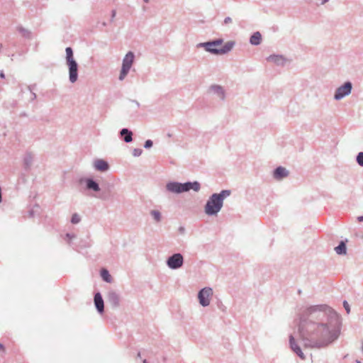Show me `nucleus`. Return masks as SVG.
I'll use <instances>...</instances> for the list:
<instances>
[{
  "instance_id": "obj_1",
  "label": "nucleus",
  "mask_w": 363,
  "mask_h": 363,
  "mask_svg": "<svg viewBox=\"0 0 363 363\" xmlns=\"http://www.w3.org/2000/svg\"><path fill=\"white\" fill-rule=\"evenodd\" d=\"M341 326V317L331 307L313 305L300 313L298 333L306 347L321 348L338 338Z\"/></svg>"
},
{
  "instance_id": "obj_43",
  "label": "nucleus",
  "mask_w": 363,
  "mask_h": 363,
  "mask_svg": "<svg viewBox=\"0 0 363 363\" xmlns=\"http://www.w3.org/2000/svg\"><path fill=\"white\" fill-rule=\"evenodd\" d=\"M0 350H4V345L2 343H0Z\"/></svg>"
},
{
  "instance_id": "obj_2",
  "label": "nucleus",
  "mask_w": 363,
  "mask_h": 363,
  "mask_svg": "<svg viewBox=\"0 0 363 363\" xmlns=\"http://www.w3.org/2000/svg\"><path fill=\"white\" fill-rule=\"evenodd\" d=\"M230 194L231 191L229 189H223L219 193L212 194L205 204V213L209 216H216L223 206L224 199Z\"/></svg>"
},
{
  "instance_id": "obj_37",
  "label": "nucleus",
  "mask_w": 363,
  "mask_h": 363,
  "mask_svg": "<svg viewBox=\"0 0 363 363\" xmlns=\"http://www.w3.org/2000/svg\"><path fill=\"white\" fill-rule=\"evenodd\" d=\"M28 213H29V216H30V217H33V216H34V210H33V209L30 210V211H28Z\"/></svg>"
},
{
  "instance_id": "obj_19",
  "label": "nucleus",
  "mask_w": 363,
  "mask_h": 363,
  "mask_svg": "<svg viewBox=\"0 0 363 363\" xmlns=\"http://www.w3.org/2000/svg\"><path fill=\"white\" fill-rule=\"evenodd\" d=\"M267 60L278 66H284L286 62L285 57L281 55H271L267 58Z\"/></svg>"
},
{
  "instance_id": "obj_8",
  "label": "nucleus",
  "mask_w": 363,
  "mask_h": 363,
  "mask_svg": "<svg viewBox=\"0 0 363 363\" xmlns=\"http://www.w3.org/2000/svg\"><path fill=\"white\" fill-rule=\"evenodd\" d=\"M75 238L76 235L74 233H67L65 235V239L66 240L67 242L73 249L76 250L77 247L89 248L91 247V244L90 242V240H89L88 239L80 240L78 245L74 244L72 242V240L74 239Z\"/></svg>"
},
{
  "instance_id": "obj_44",
  "label": "nucleus",
  "mask_w": 363,
  "mask_h": 363,
  "mask_svg": "<svg viewBox=\"0 0 363 363\" xmlns=\"http://www.w3.org/2000/svg\"><path fill=\"white\" fill-rule=\"evenodd\" d=\"M99 198H100L101 199H106V198H105L103 195L100 196H99Z\"/></svg>"
},
{
  "instance_id": "obj_13",
  "label": "nucleus",
  "mask_w": 363,
  "mask_h": 363,
  "mask_svg": "<svg viewBox=\"0 0 363 363\" xmlns=\"http://www.w3.org/2000/svg\"><path fill=\"white\" fill-rule=\"evenodd\" d=\"M120 296L114 291H108L107 294V301L114 308H118L120 306Z\"/></svg>"
},
{
  "instance_id": "obj_34",
  "label": "nucleus",
  "mask_w": 363,
  "mask_h": 363,
  "mask_svg": "<svg viewBox=\"0 0 363 363\" xmlns=\"http://www.w3.org/2000/svg\"><path fill=\"white\" fill-rule=\"evenodd\" d=\"M232 22V18L229 16L225 17L223 21L224 24H228Z\"/></svg>"
},
{
  "instance_id": "obj_48",
  "label": "nucleus",
  "mask_w": 363,
  "mask_h": 363,
  "mask_svg": "<svg viewBox=\"0 0 363 363\" xmlns=\"http://www.w3.org/2000/svg\"><path fill=\"white\" fill-rule=\"evenodd\" d=\"M145 3H147L149 0H143Z\"/></svg>"
},
{
  "instance_id": "obj_30",
  "label": "nucleus",
  "mask_w": 363,
  "mask_h": 363,
  "mask_svg": "<svg viewBox=\"0 0 363 363\" xmlns=\"http://www.w3.org/2000/svg\"><path fill=\"white\" fill-rule=\"evenodd\" d=\"M143 150L140 148H134L133 150V155L134 157H139L142 155Z\"/></svg>"
},
{
  "instance_id": "obj_35",
  "label": "nucleus",
  "mask_w": 363,
  "mask_h": 363,
  "mask_svg": "<svg viewBox=\"0 0 363 363\" xmlns=\"http://www.w3.org/2000/svg\"><path fill=\"white\" fill-rule=\"evenodd\" d=\"M179 233H184V232H185V228H184V227H183V226H180V227L179 228Z\"/></svg>"
},
{
  "instance_id": "obj_12",
  "label": "nucleus",
  "mask_w": 363,
  "mask_h": 363,
  "mask_svg": "<svg viewBox=\"0 0 363 363\" xmlns=\"http://www.w3.org/2000/svg\"><path fill=\"white\" fill-rule=\"evenodd\" d=\"M94 303L97 312L99 314H103L104 313V301L102 295L99 291L94 294Z\"/></svg>"
},
{
  "instance_id": "obj_23",
  "label": "nucleus",
  "mask_w": 363,
  "mask_h": 363,
  "mask_svg": "<svg viewBox=\"0 0 363 363\" xmlns=\"http://www.w3.org/2000/svg\"><path fill=\"white\" fill-rule=\"evenodd\" d=\"M262 42V35L259 31L253 33L250 38V43L252 45H259Z\"/></svg>"
},
{
  "instance_id": "obj_41",
  "label": "nucleus",
  "mask_w": 363,
  "mask_h": 363,
  "mask_svg": "<svg viewBox=\"0 0 363 363\" xmlns=\"http://www.w3.org/2000/svg\"><path fill=\"white\" fill-rule=\"evenodd\" d=\"M328 1H329V0H322L321 2H320V5H323V4H326Z\"/></svg>"
},
{
  "instance_id": "obj_6",
  "label": "nucleus",
  "mask_w": 363,
  "mask_h": 363,
  "mask_svg": "<svg viewBox=\"0 0 363 363\" xmlns=\"http://www.w3.org/2000/svg\"><path fill=\"white\" fill-rule=\"evenodd\" d=\"M352 90V84L350 81L345 82L335 90L334 99L340 101L344 97L350 95Z\"/></svg>"
},
{
  "instance_id": "obj_15",
  "label": "nucleus",
  "mask_w": 363,
  "mask_h": 363,
  "mask_svg": "<svg viewBox=\"0 0 363 363\" xmlns=\"http://www.w3.org/2000/svg\"><path fill=\"white\" fill-rule=\"evenodd\" d=\"M289 175V171L282 166L276 167L273 171V177L276 180H281Z\"/></svg>"
},
{
  "instance_id": "obj_7",
  "label": "nucleus",
  "mask_w": 363,
  "mask_h": 363,
  "mask_svg": "<svg viewBox=\"0 0 363 363\" xmlns=\"http://www.w3.org/2000/svg\"><path fill=\"white\" fill-rule=\"evenodd\" d=\"M166 264L171 269H178L184 264V257L181 253H174L167 259Z\"/></svg>"
},
{
  "instance_id": "obj_45",
  "label": "nucleus",
  "mask_w": 363,
  "mask_h": 363,
  "mask_svg": "<svg viewBox=\"0 0 363 363\" xmlns=\"http://www.w3.org/2000/svg\"><path fill=\"white\" fill-rule=\"evenodd\" d=\"M143 363H148V362H147V359H145L143 360Z\"/></svg>"
},
{
  "instance_id": "obj_20",
  "label": "nucleus",
  "mask_w": 363,
  "mask_h": 363,
  "mask_svg": "<svg viewBox=\"0 0 363 363\" xmlns=\"http://www.w3.org/2000/svg\"><path fill=\"white\" fill-rule=\"evenodd\" d=\"M347 239L340 240L338 245L335 247V251L338 255H345L347 254L346 243Z\"/></svg>"
},
{
  "instance_id": "obj_28",
  "label": "nucleus",
  "mask_w": 363,
  "mask_h": 363,
  "mask_svg": "<svg viewBox=\"0 0 363 363\" xmlns=\"http://www.w3.org/2000/svg\"><path fill=\"white\" fill-rule=\"evenodd\" d=\"M356 162L360 167H363V152H359L356 155Z\"/></svg>"
},
{
  "instance_id": "obj_17",
  "label": "nucleus",
  "mask_w": 363,
  "mask_h": 363,
  "mask_svg": "<svg viewBox=\"0 0 363 363\" xmlns=\"http://www.w3.org/2000/svg\"><path fill=\"white\" fill-rule=\"evenodd\" d=\"M197 48H203L206 52L218 55V48H215L211 40L197 44Z\"/></svg>"
},
{
  "instance_id": "obj_5",
  "label": "nucleus",
  "mask_w": 363,
  "mask_h": 363,
  "mask_svg": "<svg viewBox=\"0 0 363 363\" xmlns=\"http://www.w3.org/2000/svg\"><path fill=\"white\" fill-rule=\"evenodd\" d=\"M135 53L128 51L123 59L122 67L118 77L120 81H123L130 72L135 60Z\"/></svg>"
},
{
  "instance_id": "obj_22",
  "label": "nucleus",
  "mask_w": 363,
  "mask_h": 363,
  "mask_svg": "<svg viewBox=\"0 0 363 363\" xmlns=\"http://www.w3.org/2000/svg\"><path fill=\"white\" fill-rule=\"evenodd\" d=\"M33 157L30 152H26L23 157V167L26 171H29L32 163H33Z\"/></svg>"
},
{
  "instance_id": "obj_36",
  "label": "nucleus",
  "mask_w": 363,
  "mask_h": 363,
  "mask_svg": "<svg viewBox=\"0 0 363 363\" xmlns=\"http://www.w3.org/2000/svg\"><path fill=\"white\" fill-rule=\"evenodd\" d=\"M116 12L115 10L111 11V20H113L116 16Z\"/></svg>"
},
{
  "instance_id": "obj_4",
  "label": "nucleus",
  "mask_w": 363,
  "mask_h": 363,
  "mask_svg": "<svg viewBox=\"0 0 363 363\" xmlns=\"http://www.w3.org/2000/svg\"><path fill=\"white\" fill-rule=\"evenodd\" d=\"M66 52V64L69 69V79L71 83H74L78 79V64L74 58L73 50L71 47H67Z\"/></svg>"
},
{
  "instance_id": "obj_18",
  "label": "nucleus",
  "mask_w": 363,
  "mask_h": 363,
  "mask_svg": "<svg viewBox=\"0 0 363 363\" xmlns=\"http://www.w3.org/2000/svg\"><path fill=\"white\" fill-rule=\"evenodd\" d=\"M119 136L126 143L133 141V132L127 128H123L119 131Z\"/></svg>"
},
{
  "instance_id": "obj_46",
  "label": "nucleus",
  "mask_w": 363,
  "mask_h": 363,
  "mask_svg": "<svg viewBox=\"0 0 363 363\" xmlns=\"http://www.w3.org/2000/svg\"><path fill=\"white\" fill-rule=\"evenodd\" d=\"M356 363H361V362L359 360L357 359Z\"/></svg>"
},
{
  "instance_id": "obj_47",
  "label": "nucleus",
  "mask_w": 363,
  "mask_h": 363,
  "mask_svg": "<svg viewBox=\"0 0 363 363\" xmlns=\"http://www.w3.org/2000/svg\"><path fill=\"white\" fill-rule=\"evenodd\" d=\"M138 357H140V352L138 353Z\"/></svg>"
},
{
  "instance_id": "obj_24",
  "label": "nucleus",
  "mask_w": 363,
  "mask_h": 363,
  "mask_svg": "<svg viewBox=\"0 0 363 363\" xmlns=\"http://www.w3.org/2000/svg\"><path fill=\"white\" fill-rule=\"evenodd\" d=\"M100 275L101 279L107 282L111 283L112 281V277L109 273V272L106 269H102L100 272Z\"/></svg>"
},
{
  "instance_id": "obj_40",
  "label": "nucleus",
  "mask_w": 363,
  "mask_h": 363,
  "mask_svg": "<svg viewBox=\"0 0 363 363\" xmlns=\"http://www.w3.org/2000/svg\"><path fill=\"white\" fill-rule=\"evenodd\" d=\"M28 115L26 112H22L20 113L21 117H26Z\"/></svg>"
},
{
  "instance_id": "obj_21",
  "label": "nucleus",
  "mask_w": 363,
  "mask_h": 363,
  "mask_svg": "<svg viewBox=\"0 0 363 363\" xmlns=\"http://www.w3.org/2000/svg\"><path fill=\"white\" fill-rule=\"evenodd\" d=\"M234 41L227 42L223 47L218 48V55H225L229 52L234 47Z\"/></svg>"
},
{
  "instance_id": "obj_31",
  "label": "nucleus",
  "mask_w": 363,
  "mask_h": 363,
  "mask_svg": "<svg viewBox=\"0 0 363 363\" xmlns=\"http://www.w3.org/2000/svg\"><path fill=\"white\" fill-rule=\"evenodd\" d=\"M211 41L213 42L214 47L216 48L217 46L220 45L223 43V38H216L212 40Z\"/></svg>"
},
{
  "instance_id": "obj_38",
  "label": "nucleus",
  "mask_w": 363,
  "mask_h": 363,
  "mask_svg": "<svg viewBox=\"0 0 363 363\" xmlns=\"http://www.w3.org/2000/svg\"><path fill=\"white\" fill-rule=\"evenodd\" d=\"M0 78L1 79H4L5 78V74L4 73V72L2 70L0 71Z\"/></svg>"
},
{
  "instance_id": "obj_14",
  "label": "nucleus",
  "mask_w": 363,
  "mask_h": 363,
  "mask_svg": "<svg viewBox=\"0 0 363 363\" xmlns=\"http://www.w3.org/2000/svg\"><path fill=\"white\" fill-rule=\"evenodd\" d=\"M94 167L99 172H106L110 169V165L105 160L96 159L94 162Z\"/></svg>"
},
{
  "instance_id": "obj_26",
  "label": "nucleus",
  "mask_w": 363,
  "mask_h": 363,
  "mask_svg": "<svg viewBox=\"0 0 363 363\" xmlns=\"http://www.w3.org/2000/svg\"><path fill=\"white\" fill-rule=\"evenodd\" d=\"M150 215L156 222H160L162 219V214L157 210H151L150 212Z\"/></svg>"
},
{
  "instance_id": "obj_33",
  "label": "nucleus",
  "mask_w": 363,
  "mask_h": 363,
  "mask_svg": "<svg viewBox=\"0 0 363 363\" xmlns=\"http://www.w3.org/2000/svg\"><path fill=\"white\" fill-rule=\"evenodd\" d=\"M342 304H343V307H344V308L345 309V311H346L347 313H348V314H349V313H350V305H349L348 302H347V301H345H345H343V303H342Z\"/></svg>"
},
{
  "instance_id": "obj_11",
  "label": "nucleus",
  "mask_w": 363,
  "mask_h": 363,
  "mask_svg": "<svg viewBox=\"0 0 363 363\" xmlns=\"http://www.w3.org/2000/svg\"><path fill=\"white\" fill-rule=\"evenodd\" d=\"M289 347L301 359L304 360L306 359V355L302 352L301 347L296 342L293 335H289Z\"/></svg>"
},
{
  "instance_id": "obj_32",
  "label": "nucleus",
  "mask_w": 363,
  "mask_h": 363,
  "mask_svg": "<svg viewBox=\"0 0 363 363\" xmlns=\"http://www.w3.org/2000/svg\"><path fill=\"white\" fill-rule=\"evenodd\" d=\"M152 145H153V142H152V140H151L150 139L147 140L144 143V147L145 149H150L152 147Z\"/></svg>"
},
{
  "instance_id": "obj_16",
  "label": "nucleus",
  "mask_w": 363,
  "mask_h": 363,
  "mask_svg": "<svg viewBox=\"0 0 363 363\" xmlns=\"http://www.w3.org/2000/svg\"><path fill=\"white\" fill-rule=\"evenodd\" d=\"M209 90L216 94L222 101L225 99V91L223 86L218 84H212L209 87Z\"/></svg>"
},
{
  "instance_id": "obj_29",
  "label": "nucleus",
  "mask_w": 363,
  "mask_h": 363,
  "mask_svg": "<svg viewBox=\"0 0 363 363\" xmlns=\"http://www.w3.org/2000/svg\"><path fill=\"white\" fill-rule=\"evenodd\" d=\"M35 85H29L28 86V89L30 91L31 93V99L30 100L31 101H34L36 98H37V95L35 92L33 91V88L35 86Z\"/></svg>"
},
{
  "instance_id": "obj_25",
  "label": "nucleus",
  "mask_w": 363,
  "mask_h": 363,
  "mask_svg": "<svg viewBox=\"0 0 363 363\" xmlns=\"http://www.w3.org/2000/svg\"><path fill=\"white\" fill-rule=\"evenodd\" d=\"M17 30L21 33V35L23 38H27V39L31 38V32L29 30L23 28V26H18Z\"/></svg>"
},
{
  "instance_id": "obj_42",
  "label": "nucleus",
  "mask_w": 363,
  "mask_h": 363,
  "mask_svg": "<svg viewBox=\"0 0 363 363\" xmlns=\"http://www.w3.org/2000/svg\"><path fill=\"white\" fill-rule=\"evenodd\" d=\"M133 103L135 104V105L137 106V107H139L140 106V103L135 100H133L132 101Z\"/></svg>"
},
{
  "instance_id": "obj_39",
  "label": "nucleus",
  "mask_w": 363,
  "mask_h": 363,
  "mask_svg": "<svg viewBox=\"0 0 363 363\" xmlns=\"http://www.w3.org/2000/svg\"><path fill=\"white\" fill-rule=\"evenodd\" d=\"M357 220L359 222H363V216H358Z\"/></svg>"
},
{
  "instance_id": "obj_49",
  "label": "nucleus",
  "mask_w": 363,
  "mask_h": 363,
  "mask_svg": "<svg viewBox=\"0 0 363 363\" xmlns=\"http://www.w3.org/2000/svg\"><path fill=\"white\" fill-rule=\"evenodd\" d=\"M35 207L38 208H40V206L38 205H36Z\"/></svg>"
},
{
  "instance_id": "obj_10",
  "label": "nucleus",
  "mask_w": 363,
  "mask_h": 363,
  "mask_svg": "<svg viewBox=\"0 0 363 363\" xmlns=\"http://www.w3.org/2000/svg\"><path fill=\"white\" fill-rule=\"evenodd\" d=\"M78 182L81 184L84 183L85 189L88 191H93L94 192H99L101 191L99 184L92 177H81Z\"/></svg>"
},
{
  "instance_id": "obj_9",
  "label": "nucleus",
  "mask_w": 363,
  "mask_h": 363,
  "mask_svg": "<svg viewBox=\"0 0 363 363\" xmlns=\"http://www.w3.org/2000/svg\"><path fill=\"white\" fill-rule=\"evenodd\" d=\"M213 294V290L210 287H204L198 293V298L199 303L206 307L210 304V296Z\"/></svg>"
},
{
  "instance_id": "obj_27",
  "label": "nucleus",
  "mask_w": 363,
  "mask_h": 363,
  "mask_svg": "<svg viewBox=\"0 0 363 363\" xmlns=\"http://www.w3.org/2000/svg\"><path fill=\"white\" fill-rule=\"evenodd\" d=\"M81 221V217L77 213H74L72 214V217H71V220H70V222L72 223V224H77L79 223V222Z\"/></svg>"
},
{
  "instance_id": "obj_3",
  "label": "nucleus",
  "mask_w": 363,
  "mask_h": 363,
  "mask_svg": "<svg viewBox=\"0 0 363 363\" xmlns=\"http://www.w3.org/2000/svg\"><path fill=\"white\" fill-rule=\"evenodd\" d=\"M166 190L172 194H179L189 191L191 189L198 192L201 189V184L197 181L179 182L174 181L168 182L165 186Z\"/></svg>"
}]
</instances>
